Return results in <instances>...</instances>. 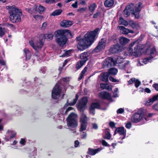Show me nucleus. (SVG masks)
I'll use <instances>...</instances> for the list:
<instances>
[{"label":"nucleus","instance_id":"nucleus-22","mask_svg":"<svg viewBox=\"0 0 158 158\" xmlns=\"http://www.w3.org/2000/svg\"><path fill=\"white\" fill-rule=\"evenodd\" d=\"M88 53L87 52H84L81 54L80 57L81 60L85 63L88 60Z\"/></svg>","mask_w":158,"mask_h":158},{"label":"nucleus","instance_id":"nucleus-43","mask_svg":"<svg viewBox=\"0 0 158 158\" xmlns=\"http://www.w3.org/2000/svg\"><path fill=\"white\" fill-rule=\"evenodd\" d=\"M100 87L102 89H109V85L107 84H101Z\"/></svg>","mask_w":158,"mask_h":158},{"label":"nucleus","instance_id":"nucleus-4","mask_svg":"<svg viewBox=\"0 0 158 158\" xmlns=\"http://www.w3.org/2000/svg\"><path fill=\"white\" fill-rule=\"evenodd\" d=\"M141 5L142 3L140 2L135 6L133 4L128 5L126 7L123 12L124 16L127 17L130 15V13L131 12L136 17L138 18V16H137V13L140 11Z\"/></svg>","mask_w":158,"mask_h":158},{"label":"nucleus","instance_id":"nucleus-7","mask_svg":"<svg viewBox=\"0 0 158 158\" xmlns=\"http://www.w3.org/2000/svg\"><path fill=\"white\" fill-rule=\"evenodd\" d=\"M144 112L142 110H139L131 117V121L133 123H137L140 122L143 118Z\"/></svg>","mask_w":158,"mask_h":158},{"label":"nucleus","instance_id":"nucleus-26","mask_svg":"<svg viewBox=\"0 0 158 158\" xmlns=\"http://www.w3.org/2000/svg\"><path fill=\"white\" fill-rule=\"evenodd\" d=\"M118 72L117 69L114 68H111L109 69V75H116Z\"/></svg>","mask_w":158,"mask_h":158},{"label":"nucleus","instance_id":"nucleus-59","mask_svg":"<svg viewBox=\"0 0 158 158\" xmlns=\"http://www.w3.org/2000/svg\"><path fill=\"white\" fill-rule=\"evenodd\" d=\"M47 24L48 23L47 22H45L43 23L41 27V29L43 30H45Z\"/></svg>","mask_w":158,"mask_h":158},{"label":"nucleus","instance_id":"nucleus-14","mask_svg":"<svg viewBox=\"0 0 158 158\" xmlns=\"http://www.w3.org/2000/svg\"><path fill=\"white\" fill-rule=\"evenodd\" d=\"M109 77V72H103L100 75V80L102 81L106 82L108 80Z\"/></svg>","mask_w":158,"mask_h":158},{"label":"nucleus","instance_id":"nucleus-12","mask_svg":"<svg viewBox=\"0 0 158 158\" xmlns=\"http://www.w3.org/2000/svg\"><path fill=\"white\" fill-rule=\"evenodd\" d=\"M56 33L61 35L62 36L67 37H71V34L69 30L65 29L64 30H58L56 31Z\"/></svg>","mask_w":158,"mask_h":158},{"label":"nucleus","instance_id":"nucleus-20","mask_svg":"<svg viewBox=\"0 0 158 158\" xmlns=\"http://www.w3.org/2000/svg\"><path fill=\"white\" fill-rule=\"evenodd\" d=\"M119 52V47L118 45H115L113 47L111 48L109 50V52L113 54L118 52Z\"/></svg>","mask_w":158,"mask_h":158},{"label":"nucleus","instance_id":"nucleus-13","mask_svg":"<svg viewBox=\"0 0 158 158\" xmlns=\"http://www.w3.org/2000/svg\"><path fill=\"white\" fill-rule=\"evenodd\" d=\"M115 131H117L120 135H124L123 137L120 138L121 139H123L125 138V135L126 134V131L124 130V128L123 127H119L115 129Z\"/></svg>","mask_w":158,"mask_h":158},{"label":"nucleus","instance_id":"nucleus-54","mask_svg":"<svg viewBox=\"0 0 158 158\" xmlns=\"http://www.w3.org/2000/svg\"><path fill=\"white\" fill-rule=\"evenodd\" d=\"M130 25L133 28H135L136 27H137V24L134 22H133V21H131L130 22Z\"/></svg>","mask_w":158,"mask_h":158},{"label":"nucleus","instance_id":"nucleus-36","mask_svg":"<svg viewBox=\"0 0 158 158\" xmlns=\"http://www.w3.org/2000/svg\"><path fill=\"white\" fill-rule=\"evenodd\" d=\"M46 39L48 40H50L52 39L53 34L52 33H49L45 34Z\"/></svg>","mask_w":158,"mask_h":158},{"label":"nucleus","instance_id":"nucleus-52","mask_svg":"<svg viewBox=\"0 0 158 158\" xmlns=\"http://www.w3.org/2000/svg\"><path fill=\"white\" fill-rule=\"evenodd\" d=\"M153 114L152 113L148 114V116H147L144 117V119L146 121H148L149 120V118L151 117L153 115Z\"/></svg>","mask_w":158,"mask_h":158},{"label":"nucleus","instance_id":"nucleus-44","mask_svg":"<svg viewBox=\"0 0 158 158\" xmlns=\"http://www.w3.org/2000/svg\"><path fill=\"white\" fill-rule=\"evenodd\" d=\"M38 9L39 13L41 14L44 11L45 7L40 5H39Z\"/></svg>","mask_w":158,"mask_h":158},{"label":"nucleus","instance_id":"nucleus-64","mask_svg":"<svg viewBox=\"0 0 158 158\" xmlns=\"http://www.w3.org/2000/svg\"><path fill=\"white\" fill-rule=\"evenodd\" d=\"M109 126L112 128H115V124L113 122H109Z\"/></svg>","mask_w":158,"mask_h":158},{"label":"nucleus","instance_id":"nucleus-1","mask_svg":"<svg viewBox=\"0 0 158 158\" xmlns=\"http://www.w3.org/2000/svg\"><path fill=\"white\" fill-rule=\"evenodd\" d=\"M99 31V28H98L93 31L87 32L85 35L84 39H80L79 37H77V40H79L77 46L78 49L83 50L90 46L94 42L95 37Z\"/></svg>","mask_w":158,"mask_h":158},{"label":"nucleus","instance_id":"nucleus-60","mask_svg":"<svg viewBox=\"0 0 158 158\" xmlns=\"http://www.w3.org/2000/svg\"><path fill=\"white\" fill-rule=\"evenodd\" d=\"M86 9V8H81L77 10V11L80 13H82L85 11Z\"/></svg>","mask_w":158,"mask_h":158},{"label":"nucleus","instance_id":"nucleus-16","mask_svg":"<svg viewBox=\"0 0 158 158\" xmlns=\"http://www.w3.org/2000/svg\"><path fill=\"white\" fill-rule=\"evenodd\" d=\"M130 41V40L126 38L121 37L119 38V42L122 45H125Z\"/></svg>","mask_w":158,"mask_h":158},{"label":"nucleus","instance_id":"nucleus-61","mask_svg":"<svg viewBox=\"0 0 158 158\" xmlns=\"http://www.w3.org/2000/svg\"><path fill=\"white\" fill-rule=\"evenodd\" d=\"M114 3V0H109V7H113Z\"/></svg>","mask_w":158,"mask_h":158},{"label":"nucleus","instance_id":"nucleus-49","mask_svg":"<svg viewBox=\"0 0 158 158\" xmlns=\"http://www.w3.org/2000/svg\"><path fill=\"white\" fill-rule=\"evenodd\" d=\"M135 86L136 88H138L141 84V82L138 80H136L135 81Z\"/></svg>","mask_w":158,"mask_h":158},{"label":"nucleus","instance_id":"nucleus-10","mask_svg":"<svg viewBox=\"0 0 158 158\" xmlns=\"http://www.w3.org/2000/svg\"><path fill=\"white\" fill-rule=\"evenodd\" d=\"M54 34L55 37H56V42L60 46H63L66 44L67 40V39L66 37L56 33V31L55 32Z\"/></svg>","mask_w":158,"mask_h":158},{"label":"nucleus","instance_id":"nucleus-53","mask_svg":"<svg viewBox=\"0 0 158 158\" xmlns=\"http://www.w3.org/2000/svg\"><path fill=\"white\" fill-rule=\"evenodd\" d=\"M124 111V109L120 108L117 110V113L118 114H121L123 113Z\"/></svg>","mask_w":158,"mask_h":158},{"label":"nucleus","instance_id":"nucleus-24","mask_svg":"<svg viewBox=\"0 0 158 158\" xmlns=\"http://www.w3.org/2000/svg\"><path fill=\"white\" fill-rule=\"evenodd\" d=\"M106 42V40L105 39H102L99 41L98 45H99V47H100L102 49L104 48Z\"/></svg>","mask_w":158,"mask_h":158},{"label":"nucleus","instance_id":"nucleus-55","mask_svg":"<svg viewBox=\"0 0 158 158\" xmlns=\"http://www.w3.org/2000/svg\"><path fill=\"white\" fill-rule=\"evenodd\" d=\"M87 133L85 132H83L82 134L81 135V138L83 139H85L87 137Z\"/></svg>","mask_w":158,"mask_h":158},{"label":"nucleus","instance_id":"nucleus-47","mask_svg":"<svg viewBox=\"0 0 158 158\" xmlns=\"http://www.w3.org/2000/svg\"><path fill=\"white\" fill-rule=\"evenodd\" d=\"M118 89L117 88H115L114 92H113V96L114 97H118Z\"/></svg>","mask_w":158,"mask_h":158},{"label":"nucleus","instance_id":"nucleus-40","mask_svg":"<svg viewBox=\"0 0 158 158\" xmlns=\"http://www.w3.org/2000/svg\"><path fill=\"white\" fill-rule=\"evenodd\" d=\"M71 53V50H69L64 52L60 56L62 57H64L66 56H68L70 55Z\"/></svg>","mask_w":158,"mask_h":158},{"label":"nucleus","instance_id":"nucleus-45","mask_svg":"<svg viewBox=\"0 0 158 158\" xmlns=\"http://www.w3.org/2000/svg\"><path fill=\"white\" fill-rule=\"evenodd\" d=\"M153 57L150 56L149 57L145 58L143 60V63L144 64H147L148 62H149L151 59L153 58Z\"/></svg>","mask_w":158,"mask_h":158},{"label":"nucleus","instance_id":"nucleus-46","mask_svg":"<svg viewBox=\"0 0 158 158\" xmlns=\"http://www.w3.org/2000/svg\"><path fill=\"white\" fill-rule=\"evenodd\" d=\"M104 138L109 139V129H106L104 132Z\"/></svg>","mask_w":158,"mask_h":158},{"label":"nucleus","instance_id":"nucleus-56","mask_svg":"<svg viewBox=\"0 0 158 158\" xmlns=\"http://www.w3.org/2000/svg\"><path fill=\"white\" fill-rule=\"evenodd\" d=\"M89 111L90 113L91 114H92L93 115H94L95 114V109L92 108V107H90Z\"/></svg>","mask_w":158,"mask_h":158},{"label":"nucleus","instance_id":"nucleus-63","mask_svg":"<svg viewBox=\"0 0 158 158\" xmlns=\"http://www.w3.org/2000/svg\"><path fill=\"white\" fill-rule=\"evenodd\" d=\"M135 78H132L131 79L128 81V83L130 84H131L133 83H134L135 81Z\"/></svg>","mask_w":158,"mask_h":158},{"label":"nucleus","instance_id":"nucleus-9","mask_svg":"<svg viewBox=\"0 0 158 158\" xmlns=\"http://www.w3.org/2000/svg\"><path fill=\"white\" fill-rule=\"evenodd\" d=\"M124 59L120 56L109 57V64L111 66H114L117 64L123 63Z\"/></svg>","mask_w":158,"mask_h":158},{"label":"nucleus","instance_id":"nucleus-39","mask_svg":"<svg viewBox=\"0 0 158 158\" xmlns=\"http://www.w3.org/2000/svg\"><path fill=\"white\" fill-rule=\"evenodd\" d=\"M100 106L99 104L97 102H94L92 103L90 106V107L94 109H99Z\"/></svg>","mask_w":158,"mask_h":158},{"label":"nucleus","instance_id":"nucleus-41","mask_svg":"<svg viewBox=\"0 0 158 158\" xmlns=\"http://www.w3.org/2000/svg\"><path fill=\"white\" fill-rule=\"evenodd\" d=\"M102 49L99 47V45H98L93 50V52L94 53H97L101 51Z\"/></svg>","mask_w":158,"mask_h":158},{"label":"nucleus","instance_id":"nucleus-28","mask_svg":"<svg viewBox=\"0 0 158 158\" xmlns=\"http://www.w3.org/2000/svg\"><path fill=\"white\" fill-rule=\"evenodd\" d=\"M81 127L80 128V131H82L86 129L87 126V123H80Z\"/></svg>","mask_w":158,"mask_h":158},{"label":"nucleus","instance_id":"nucleus-21","mask_svg":"<svg viewBox=\"0 0 158 158\" xmlns=\"http://www.w3.org/2000/svg\"><path fill=\"white\" fill-rule=\"evenodd\" d=\"M16 135V133L13 131L8 130L6 134L7 139H11L15 137Z\"/></svg>","mask_w":158,"mask_h":158},{"label":"nucleus","instance_id":"nucleus-11","mask_svg":"<svg viewBox=\"0 0 158 158\" xmlns=\"http://www.w3.org/2000/svg\"><path fill=\"white\" fill-rule=\"evenodd\" d=\"M29 44L36 51L40 49L43 47L44 43L40 41L36 42L34 44L33 41L32 40H30L29 42Z\"/></svg>","mask_w":158,"mask_h":158},{"label":"nucleus","instance_id":"nucleus-58","mask_svg":"<svg viewBox=\"0 0 158 158\" xmlns=\"http://www.w3.org/2000/svg\"><path fill=\"white\" fill-rule=\"evenodd\" d=\"M156 52V50L155 48H152L150 50V56L151 57H152V55L154 54Z\"/></svg>","mask_w":158,"mask_h":158},{"label":"nucleus","instance_id":"nucleus-18","mask_svg":"<svg viewBox=\"0 0 158 158\" xmlns=\"http://www.w3.org/2000/svg\"><path fill=\"white\" fill-rule=\"evenodd\" d=\"M158 99V94L156 96H154L152 98L149 99L145 103L146 105H150L156 101Z\"/></svg>","mask_w":158,"mask_h":158},{"label":"nucleus","instance_id":"nucleus-3","mask_svg":"<svg viewBox=\"0 0 158 158\" xmlns=\"http://www.w3.org/2000/svg\"><path fill=\"white\" fill-rule=\"evenodd\" d=\"M142 38V35H141L139 39L132 42L130 45L129 52L131 54L136 57L141 54L142 50L144 48L143 45L139 44Z\"/></svg>","mask_w":158,"mask_h":158},{"label":"nucleus","instance_id":"nucleus-51","mask_svg":"<svg viewBox=\"0 0 158 158\" xmlns=\"http://www.w3.org/2000/svg\"><path fill=\"white\" fill-rule=\"evenodd\" d=\"M6 25L8 27L11 28L12 30H14L15 29V27L14 25L11 23H7L6 24Z\"/></svg>","mask_w":158,"mask_h":158},{"label":"nucleus","instance_id":"nucleus-57","mask_svg":"<svg viewBox=\"0 0 158 158\" xmlns=\"http://www.w3.org/2000/svg\"><path fill=\"white\" fill-rule=\"evenodd\" d=\"M125 127L126 128L129 129L131 127V123L130 122H128L126 123Z\"/></svg>","mask_w":158,"mask_h":158},{"label":"nucleus","instance_id":"nucleus-27","mask_svg":"<svg viewBox=\"0 0 158 158\" xmlns=\"http://www.w3.org/2000/svg\"><path fill=\"white\" fill-rule=\"evenodd\" d=\"M119 29L122 31L123 34H127L129 32V30L122 26H120Z\"/></svg>","mask_w":158,"mask_h":158},{"label":"nucleus","instance_id":"nucleus-19","mask_svg":"<svg viewBox=\"0 0 158 158\" xmlns=\"http://www.w3.org/2000/svg\"><path fill=\"white\" fill-rule=\"evenodd\" d=\"M72 24L71 21L69 20H63L60 23L61 26L63 27H68L71 26Z\"/></svg>","mask_w":158,"mask_h":158},{"label":"nucleus","instance_id":"nucleus-35","mask_svg":"<svg viewBox=\"0 0 158 158\" xmlns=\"http://www.w3.org/2000/svg\"><path fill=\"white\" fill-rule=\"evenodd\" d=\"M97 7V5L95 3H93L89 7V8L91 12H93Z\"/></svg>","mask_w":158,"mask_h":158},{"label":"nucleus","instance_id":"nucleus-6","mask_svg":"<svg viewBox=\"0 0 158 158\" xmlns=\"http://www.w3.org/2000/svg\"><path fill=\"white\" fill-rule=\"evenodd\" d=\"M77 116L74 113H71L67 118V126L69 129L75 128L78 126L77 121Z\"/></svg>","mask_w":158,"mask_h":158},{"label":"nucleus","instance_id":"nucleus-17","mask_svg":"<svg viewBox=\"0 0 158 158\" xmlns=\"http://www.w3.org/2000/svg\"><path fill=\"white\" fill-rule=\"evenodd\" d=\"M102 150V149L100 148L95 149L91 148H89L88 149V153L89 155L93 156L95 155L97 153H98Z\"/></svg>","mask_w":158,"mask_h":158},{"label":"nucleus","instance_id":"nucleus-5","mask_svg":"<svg viewBox=\"0 0 158 158\" xmlns=\"http://www.w3.org/2000/svg\"><path fill=\"white\" fill-rule=\"evenodd\" d=\"M87 101V98L84 97L80 101L77 106L78 109L81 112V115L80 118V123H87L88 118L85 114L84 113L83 110L85 107Z\"/></svg>","mask_w":158,"mask_h":158},{"label":"nucleus","instance_id":"nucleus-29","mask_svg":"<svg viewBox=\"0 0 158 158\" xmlns=\"http://www.w3.org/2000/svg\"><path fill=\"white\" fill-rule=\"evenodd\" d=\"M87 67H85L84 68V69L82 71L81 73L80 74V76L78 78V80L79 81H80L83 77L84 74H85L86 72L87 71Z\"/></svg>","mask_w":158,"mask_h":158},{"label":"nucleus","instance_id":"nucleus-42","mask_svg":"<svg viewBox=\"0 0 158 158\" xmlns=\"http://www.w3.org/2000/svg\"><path fill=\"white\" fill-rule=\"evenodd\" d=\"M119 64H118V66L119 68L121 69H124L126 65L127 64H128V62H127V63L124 62L123 64L120 63Z\"/></svg>","mask_w":158,"mask_h":158},{"label":"nucleus","instance_id":"nucleus-2","mask_svg":"<svg viewBox=\"0 0 158 158\" xmlns=\"http://www.w3.org/2000/svg\"><path fill=\"white\" fill-rule=\"evenodd\" d=\"M9 10L10 19L12 23H16L21 21V18L23 17L22 10L15 6H7Z\"/></svg>","mask_w":158,"mask_h":158},{"label":"nucleus","instance_id":"nucleus-33","mask_svg":"<svg viewBox=\"0 0 158 158\" xmlns=\"http://www.w3.org/2000/svg\"><path fill=\"white\" fill-rule=\"evenodd\" d=\"M119 23L120 24L124 25L125 26H127L128 24L127 22L121 17L119 18Z\"/></svg>","mask_w":158,"mask_h":158},{"label":"nucleus","instance_id":"nucleus-25","mask_svg":"<svg viewBox=\"0 0 158 158\" xmlns=\"http://www.w3.org/2000/svg\"><path fill=\"white\" fill-rule=\"evenodd\" d=\"M23 51L24 52L26 58L27 60H29L30 59L31 57V53L29 50L27 48H25L24 49Z\"/></svg>","mask_w":158,"mask_h":158},{"label":"nucleus","instance_id":"nucleus-34","mask_svg":"<svg viewBox=\"0 0 158 158\" xmlns=\"http://www.w3.org/2000/svg\"><path fill=\"white\" fill-rule=\"evenodd\" d=\"M102 66L103 68H108L109 64V58H107L102 63Z\"/></svg>","mask_w":158,"mask_h":158},{"label":"nucleus","instance_id":"nucleus-15","mask_svg":"<svg viewBox=\"0 0 158 158\" xmlns=\"http://www.w3.org/2000/svg\"><path fill=\"white\" fill-rule=\"evenodd\" d=\"M68 106V105L67 104H66L64 106L63 108H62L60 110V113L62 115L66 114L68 111L73 109V108L71 107H69L67 109Z\"/></svg>","mask_w":158,"mask_h":158},{"label":"nucleus","instance_id":"nucleus-62","mask_svg":"<svg viewBox=\"0 0 158 158\" xmlns=\"http://www.w3.org/2000/svg\"><path fill=\"white\" fill-rule=\"evenodd\" d=\"M100 14V13L99 12H98L93 15V18H97L99 15Z\"/></svg>","mask_w":158,"mask_h":158},{"label":"nucleus","instance_id":"nucleus-38","mask_svg":"<svg viewBox=\"0 0 158 158\" xmlns=\"http://www.w3.org/2000/svg\"><path fill=\"white\" fill-rule=\"evenodd\" d=\"M6 31L5 29L2 28L1 24H0V36L2 37L4 35Z\"/></svg>","mask_w":158,"mask_h":158},{"label":"nucleus","instance_id":"nucleus-23","mask_svg":"<svg viewBox=\"0 0 158 158\" xmlns=\"http://www.w3.org/2000/svg\"><path fill=\"white\" fill-rule=\"evenodd\" d=\"M99 97L103 99H108L109 93L104 91L100 93Z\"/></svg>","mask_w":158,"mask_h":158},{"label":"nucleus","instance_id":"nucleus-8","mask_svg":"<svg viewBox=\"0 0 158 158\" xmlns=\"http://www.w3.org/2000/svg\"><path fill=\"white\" fill-rule=\"evenodd\" d=\"M62 87L61 85L58 84H56L52 91V98L54 99H59Z\"/></svg>","mask_w":158,"mask_h":158},{"label":"nucleus","instance_id":"nucleus-30","mask_svg":"<svg viewBox=\"0 0 158 158\" xmlns=\"http://www.w3.org/2000/svg\"><path fill=\"white\" fill-rule=\"evenodd\" d=\"M62 12V10L60 9L56 10L51 14V15L53 16L58 15L61 13Z\"/></svg>","mask_w":158,"mask_h":158},{"label":"nucleus","instance_id":"nucleus-50","mask_svg":"<svg viewBox=\"0 0 158 158\" xmlns=\"http://www.w3.org/2000/svg\"><path fill=\"white\" fill-rule=\"evenodd\" d=\"M109 80L113 82H118L119 81L118 80L116 79L111 76H109Z\"/></svg>","mask_w":158,"mask_h":158},{"label":"nucleus","instance_id":"nucleus-48","mask_svg":"<svg viewBox=\"0 0 158 158\" xmlns=\"http://www.w3.org/2000/svg\"><path fill=\"white\" fill-rule=\"evenodd\" d=\"M69 78L68 77H66L65 78H62L60 80V83L62 84V82H64L66 83L67 82L69 81Z\"/></svg>","mask_w":158,"mask_h":158},{"label":"nucleus","instance_id":"nucleus-31","mask_svg":"<svg viewBox=\"0 0 158 158\" xmlns=\"http://www.w3.org/2000/svg\"><path fill=\"white\" fill-rule=\"evenodd\" d=\"M46 39L45 34H40L39 37V41L42 42L43 43H44L45 41V40Z\"/></svg>","mask_w":158,"mask_h":158},{"label":"nucleus","instance_id":"nucleus-37","mask_svg":"<svg viewBox=\"0 0 158 158\" xmlns=\"http://www.w3.org/2000/svg\"><path fill=\"white\" fill-rule=\"evenodd\" d=\"M78 97V94H76V95L75 98L73 100V101L72 102L69 103L68 104L69 105V106H73L74 105L77 100Z\"/></svg>","mask_w":158,"mask_h":158},{"label":"nucleus","instance_id":"nucleus-32","mask_svg":"<svg viewBox=\"0 0 158 158\" xmlns=\"http://www.w3.org/2000/svg\"><path fill=\"white\" fill-rule=\"evenodd\" d=\"M85 63L81 60H79L77 62L76 65V68L77 69H78L82 67L83 64Z\"/></svg>","mask_w":158,"mask_h":158}]
</instances>
